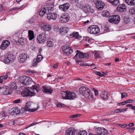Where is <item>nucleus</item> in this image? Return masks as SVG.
I'll return each instance as SVG.
<instances>
[{
	"instance_id": "nucleus-1",
	"label": "nucleus",
	"mask_w": 135,
	"mask_h": 135,
	"mask_svg": "<svg viewBox=\"0 0 135 135\" xmlns=\"http://www.w3.org/2000/svg\"><path fill=\"white\" fill-rule=\"evenodd\" d=\"M79 92L80 94L84 96L90 101H92L93 100V96L90 90L87 87H81L79 89Z\"/></svg>"
},
{
	"instance_id": "nucleus-2",
	"label": "nucleus",
	"mask_w": 135,
	"mask_h": 135,
	"mask_svg": "<svg viewBox=\"0 0 135 135\" xmlns=\"http://www.w3.org/2000/svg\"><path fill=\"white\" fill-rule=\"evenodd\" d=\"M61 94L62 97L64 99L73 100L77 97V95L75 93L71 92L68 91H62Z\"/></svg>"
},
{
	"instance_id": "nucleus-3",
	"label": "nucleus",
	"mask_w": 135,
	"mask_h": 135,
	"mask_svg": "<svg viewBox=\"0 0 135 135\" xmlns=\"http://www.w3.org/2000/svg\"><path fill=\"white\" fill-rule=\"evenodd\" d=\"M54 6L52 4H50L49 7L48 9V13L47 14V18L49 20L51 19L55 20L56 19L57 14L56 13H53L54 9Z\"/></svg>"
},
{
	"instance_id": "nucleus-4",
	"label": "nucleus",
	"mask_w": 135,
	"mask_h": 135,
	"mask_svg": "<svg viewBox=\"0 0 135 135\" xmlns=\"http://www.w3.org/2000/svg\"><path fill=\"white\" fill-rule=\"evenodd\" d=\"M88 32L91 34H95L98 33L100 29L97 25H93L89 26L87 29Z\"/></svg>"
},
{
	"instance_id": "nucleus-5",
	"label": "nucleus",
	"mask_w": 135,
	"mask_h": 135,
	"mask_svg": "<svg viewBox=\"0 0 135 135\" xmlns=\"http://www.w3.org/2000/svg\"><path fill=\"white\" fill-rule=\"evenodd\" d=\"M96 134H93L91 133H89V135H107L108 133L107 130L100 127H98L95 129Z\"/></svg>"
},
{
	"instance_id": "nucleus-6",
	"label": "nucleus",
	"mask_w": 135,
	"mask_h": 135,
	"mask_svg": "<svg viewBox=\"0 0 135 135\" xmlns=\"http://www.w3.org/2000/svg\"><path fill=\"white\" fill-rule=\"evenodd\" d=\"M20 81L23 85H27L30 84L32 82L31 78L28 76H24L20 78Z\"/></svg>"
},
{
	"instance_id": "nucleus-7",
	"label": "nucleus",
	"mask_w": 135,
	"mask_h": 135,
	"mask_svg": "<svg viewBox=\"0 0 135 135\" xmlns=\"http://www.w3.org/2000/svg\"><path fill=\"white\" fill-rule=\"evenodd\" d=\"M120 20V18L118 15H115L109 17L108 21L111 23L114 24L119 23Z\"/></svg>"
},
{
	"instance_id": "nucleus-8",
	"label": "nucleus",
	"mask_w": 135,
	"mask_h": 135,
	"mask_svg": "<svg viewBox=\"0 0 135 135\" xmlns=\"http://www.w3.org/2000/svg\"><path fill=\"white\" fill-rule=\"evenodd\" d=\"M16 59L15 56L12 54H8L4 59V62L7 64L12 63Z\"/></svg>"
},
{
	"instance_id": "nucleus-9",
	"label": "nucleus",
	"mask_w": 135,
	"mask_h": 135,
	"mask_svg": "<svg viewBox=\"0 0 135 135\" xmlns=\"http://www.w3.org/2000/svg\"><path fill=\"white\" fill-rule=\"evenodd\" d=\"M47 36L45 33H42L38 36L37 39V42L42 44L45 42Z\"/></svg>"
},
{
	"instance_id": "nucleus-10",
	"label": "nucleus",
	"mask_w": 135,
	"mask_h": 135,
	"mask_svg": "<svg viewBox=\"0 0 135 135\" xmlns=\"http://www.w3.org/2000/svg\"><path fill=\"white\" fill-rule=\"evenodd\" d=\"M36 94L35 92L30 91L26 88H25L22 92L21 95L24 97L34 95Z\"/></svg>"
},
{
	"instance_id": "nucleus-11",
	"label": "nucleus",
	"mask_w": 135,
	"mask_h": 135,
	"mask_svg": "<svg viewBox=\"0 0 135 135\" xmlns=\"http://www.w3.org/2000/svg\"><path fill=\"white\" fill-rule=\"evenodd\" d=\"M83 9L84 12L87 14L92 13L94 12V10L93 8L88 4L84 6Z\"/></svg>"
},
{
	"instance_id": "nucleus-12",
	"label": "nucleus",
	"mask_w": 135,
	"mask_h": 135,
	"mask_svg": "<svg viewBox=\"0 0 135 135\" xmlns=\"http://www.w3.org/2000/svg\"><path fill=\"white\" fill-rule=\"evenodd\" d=\"M76 54L74 56L77 59L78 58L81 59L82 58H87L88 57V55L87 54H84L81 52L79 50L76 51Z\"/></svg>"
},
{
	"instance_id": "nucleus-13",
	"label": "nucleus",
	"mask_w": 135,
	"mask_h": 135,
	"mask_svg": "<svg viewBox=\"0 0 135 135\" xmlns=\"http://www.w3.org/2000/svg\"><path fill=\"white\" fill-rule=\"evenodd\" d=\"M62 49L64 54L66 55H69L73 52V50L68 46H63Z\"/></svg>"
},
{
	"instance_id": "nucleus-14",
	"label": "nucleus",
	"mask_w": 135,
	"mask_h": 135,
	"mask_svg": "<svg viewBox=\"0 0 135 135\" xmlns=\"http://www.w3.org/2000/svg\"><path fill=\"white\" fill-rule=\"evenodd\" d=\"M77 130L73 127H70L66 131L65 135H76L77 133Z\"/></svg>"
},
{
	"instance_id": "nucleus-15",
	"label": "nucleus",
	"mask_w": 135,
	"mask_h": 135,
	"mask_svg": "<svg viewBox=\"0 0 135 135\" xmlns=\"http://www.w3.org/2000/svg\"><path fill=\"white\" fill-rule=\"evenodd\" d=\"M32 102H28L26 104L25 107V110L26 111L34 112L36 111L38 109L37 107L35 109H31Z\"/></svg>"
},
{
	"instance_id": "nucleus-16",
	"label": "nucleus",
	"mask_w": 135,
	"mask_h": 135,
	"mask_svg": "<svg viewBox=\"0 0 135 135\" xmlns=\"http://www.w3.org/2000/svg\"><path fill=\"white\" fill-rule=\"evenodd\" d=\"M1 92L4 95H7L11 94L12 92V91L10 89H8L6 86L1 87H0Z\"/></svg>"
},
{
	"instance_id": "nucleus-17",
	"label": "nucleus",
	"mask_w": 135,
	"mask_h": 135,
	"mask_svg": "<svg viewBox=\"0 0 135 135\" xmlns=\"http://www.w3.org/2000/svg\"><path fill=\"white\" fill-rule=\"evenodd\" d=\"M27 58V55L25 53H22L19 55V61L21 63H23L26 61Z\"/></svg>"
},
{
	"instance_id": "nucleus-18",
	"label": "nucleus",
	"mask_w": 135,
	"mask_h": 135,
	"mask_svg": "<svg viewBox=\"0 0 135 135\" xmlns=\"http://www.w3.org/2000/svg\"><path fill=\"white\" fill-rule=\"evenodd\" d=\"M41 30L44 31H48L51 29V26L46 23L42 24L41 26Z\"/></svg>"
},
{
	"instance_id": "nucleus-19",
	"label": "nucleus",
	"mask_w": 135,
	"mask_h": 135,
	"mask_svg": "<svg viewBox=\"0 0 135 135\" xmlns=\"http://www.w3.org/2000/svg\"><path fill=\"white\" fill-rule=\"evenodd\" d=\"M70 4L69 3H66L63 4L59 6V8L62 11H66L69 7Z\"/></svg>"
},
{
	"instance_id": "nucleus-20",
	"label": "nucleus",
	"mask_w": 135,
	"mask_h": 135,
	"mask_svg": "<svg viewBox=\"0 0 135 135\" xmlns=\"http://www.w3.org/2000/svg\"><path fill=\"white\" fill-rule=\"evenodd\" d=\"M10 44L9 41L7 40H4L1 45V47L2 49H5Z\"/></svg>"
},
{
	"instance_id": "nucleus-21",
	"label": "nucleus",
	"mask_w": 135,
	"mask_h": 135,
	"mask_svg": "<svg viewBox=\"0 0 135 135\" xmlns=\"http://www.w3.org/2000/svg\"><path fill=\"white\" fill-rule=\"evenodd\" d=\"M43 91L45 93L51 94L53 91L51 88L46 86H43Z\"/></svg>"
},
{
	"instance_id": "nucleus-22",
	"label": "nucleus",
	"mask_w": 135,
	"mask_h": 135,
	"mask_svg": "<svg viewBox=\"0 0 135 135\" xmlns=\"http://www.w3.org/2000/svg\"><path fill=\"white\" fill-rule=\"evenodd\" d=\"M127 7L124 4L120 5L118 6L117 8V11L120 12H122L126 10Z\"/></svg>"
},
{
	"instance_id": "nucleus-23",
	"label": "nucleus",
	"mask_w": 135,
	"mask_h": 135,
	"mask_svg": "<svg viewBox=\"0 0 135 135\" xmlns=\"http://www.w3.org/2000/svg\"><path fill=\"white\" fill-rule=\"evenodd\" d=\"M69 20V18L68 16H63L60 17V22L61 23H66Z\"/></svg>"
},
{
	"instance_id": "nucleus-24",
	"label": "nucleus",
	"mask_w": 135,
	"mask_h": 135,
	"mask_svg": "<svg viewBox=\"0 0 135 135\" xmlns=\"http://www.w3.org/2000/svg\"><path fill=\"white\" fill-rule=\"evenodd\" d=\"M95 4L96 8L100 10H102L105 6L104 3L100 1Z\"/></svg>"
},
{
	"instance_id": "nucleus-25",
	"label": "nucleus",
	"mask_w": 135,
	"mask_h": 135,
	"mask_svg": "<svg viewBox=\"0 0 135 135\" xmlns=\"http://www.w3.org/2000/svg\"><path fill=\"white\" fill-rule=\"evenodd\" d=\"M108 93L105 91H102L100 93V96L101 98L104 100H106L109 98Z\"/></svg>"
},
{
	"instance_id": "nucleus-26",
	"label": "nucleus",
	"mask_w": 135,
	"mask_h": 135,
	"mask_svg": "<svg viewBox=\"0 0 135 135\" xmlns=\"http://www.w3.org/2000/svg\"><path fill=\"white\" fill-rule=\"evenodd\" d=\"M49 7V6L47 7L42 8L40 12L39 15L41 16H43L45 14H47L48 13V9Z\"/></svg>"
},
{
	"instance_id": "nucleus-27",
	"label": "nucleus",
	"mask_w": 135,
	"mask_h": 135,
	"mask_svg": "<svg viewBox=\"0 0 135 135\" xmlns=\"http://www.w3.org/2000/svg\"><path fill=\"white\" fill-rule=\"evenodd\" d=\"M55 42V41L53 39H49L47 42V45L49 47H52L54 46Z\"/></svg>"
},
{
	"instance_id": "nucleus-28",
	"label": "nucleus",
	"mask_w": 135,
	"mask_h": 135,
	"mask_svg": "<svg viewBox=\"0 0 135 135\" xmlns=\"http://www.w3.org/2000/svg\"><path fill=\"white\" fill-rule=\"evenodd\" d=\"M9 89L12 90L16 89L17 87L16 85V84L15 82H13L10 83L9 85Z\"/></svg>"
},
{
	"instance_id": "nucleus-29",
	"label": "nucleus",
	"mask_w": 135,
	"mask_h": 135,
	"mask_svg": "<svg viewBox=\"0 0 135 135\" xmlns=\"http://www.w3.org/2000/svg\"><path fill=\"white\" fill-rule=\"evenodd\" d=\"M102 15L103 17H109L110 14L109 11L106 10H104L102 13Z\"/></svg>"
},
{
	"instance_id": "nucleus-30",
	"label": "nucleus",
	"mask_w": 135,
	"mask_h": 135,
	"mask_svg": "<svg viewBox=\"0 0 135 135\" xmlns=\"http://www.w3.org/2000/svg\"><path fill=\"white\" fill-rule=\"evenodd\" d=\"M28 37L29 40H32L34 38L33 32L32 31L29 30L28 32Z\"/></svg>"
},
{
	"instance_id": "nucleus-31",
	"label": "nucleus",
	"mask_w": 135,
	"mask_h": 135,
	"mask_svg": "<svg viewBox=\"0 0 135 135\" xmlns=\"http://www.w3.org/2000/svg\"><path fill=\"white\" fill-rule=\"evenodd\" d=\"M126 3L130 6L135 5V0H125Z\"/></svg>"
},
{
	"instance_id": "nucleus-32",
	"label": "nucleus",
	"mask_w": 135,
	"mask_h": 135,
	"mask_svg": "<svg viewBox=\"0 0 135 135\" xmlns=\"http://www.w3.org/2000/svg\"><path fill=\"white\" fill-rule=\"evenodd\" d=\"M119 0H110L109 1V2L114 6L118 5L119 3Z\"/></svg>"
},
{
	"instance_id": "nucleus-33",
	"label": "nucleus",
	"mask_w": 135,
	"mask_h": 135,
	"mask_svg": "<svg viewBox=\"0 0 135 135\" xmlns=\"http://www.w3.org/2000/svg\"><path fill=\"white\" fill-rule=\"evenodd\" d=\"M12 112L14 115H17L20 113V110L19 108L16 107L14 108Z\"/></svg>"
},
{
	"instance_id": "nucleus-34",
	"label": "nucleus",
	"mask_w": 135,
	"mask_h": 135,
	"mask_svg": "<svg viewBox=\"0 0 135 135\" xmlns=\"http://www.w3.org/2000/svg\"><path fill=\"white\" fill-rule=\"evenodd\" d=\"M70 36H72V37H75L76 38L78 39H79L81 37L80 35H79L78 32L75 33L73 32L72 34L70 35Z\"/></svg>"
},
{
	"instance_id": "nucleus-35",
	"label": "nucleus",
	"mask_w": 135,
	"mask_h": 135,
	"mask_svg": "<svg viewBox=\"0 0 135 135\" xmlns=\"http://www.w3.org/2000/svg\"><path fill=\"white\" fill-rule=\"evenodd\" d=\"M25 40L23 38H21L18 41V42L22 45H25Z\"/></svg>"
},
{
	"instance_id": "nucleus-36",
	"label": "nucleus",
	"mask_w": 135,
	"mask_h": 135,
	"mask_svg": "<svg viewBox=\"0 0 135 135\" xmlns=\"http://www.w3.org/2000/svg\"><path fill=\"white\" fill-rule=\"evenodd\" d=\"M129 13L132 15L135 14V8H131L129 11Z\"/></svg>"
},
{
	"instance_id": "nucleus-37",
	"label": "nucleus",
	"mask_w": 135,
	"mask_h": 135,
	"mask_svg": "<svg viewBox=\"0 0 135 135\" xmlns=\"http://www.w3.org/2000/svg\"><path fill=\"white\" fill-rule=\"evenodd\" d=\"M8 77V74L7 73L5 75H3L0 77V79H2L3 80H5Z\"/></svg>"
},
{
	"instance_id": "nucleus-38",
	"label": "nucleus",
	"mask_w": 135,
	"mask_h": 135,
	"mask_svg": "<svg viewBox=\"0 0 135 135\" xmlns=\"http://www.w3.org/2000/svg\"><path fill=\"white\" fill-rule=\"evenodd\" d=\"M32 88L33 90V91H35L36 90L37 92H38V90H39V88L37 86H32Z\"/></svg>"
},
{
	"instance_id": "nucleus-39",
	"label": "nucleus",
	"mask_w": 135,
	"mask_h": 135,
	"mask_svg": "<svg viewBox=\"0 0 135 135\" xmlns=\"http://www.w3.org/2000/svg\"><path fill=\"white\" fill-rule=\"evenodd\" d=\"M42 59V55H37V59H36L37 60V61L39 62H40Z\"/></svg>"
},
{
	"instance_id": "nucleus-40",
	"label": "nucleus",
	"mask_w": 135,
	"mask_h": 135,
	"mask_svg": "<svg viewBox=\"0 0 135 135\" xmlns=\"http://www.w3.org/2000/svg\"><path fill=\"white\" fill-rule=\"evenodd\" d=\"M39 62L36 59H34L32 63V65L33 66H34L37 64V63Z\"/></svg>"
},
{
	"instance_id": "nucleus-41",
	"label": "nucleus",
	"mask_w": 135,
	"mask_h": 135,
	"mask_svg": "<svg viewBox=\"0 0 135 135\" xmlns=\"http://www.w3.org/2000/svg\"><path fill=\"white\" fill-rule=\"evenodd\" d=\"M87 133L86 131H81L79 132V135H86Z\"/></svg>"
},
{
	"instance_id": "nucleus-42",
	"label": "nucleus",
	"mask_w": 135,
	"mask_h": 135,
	"mask_svg": "<svg viewBox=\"0 0 135 135\" xmlns=\"http://www.w3.org/2000/svg\"><path fill=\"white\" fill-rule=\"evenodd\" d=\"M95 74H96L98 75L99 76H100L101 77H103L104 76V75L103 74H102L100 73V72L99 71H96L95 72Z\"/></svg>"
},
{
	"instance_id": "nucleus-43",
	"label": "nucleus",
	"mask_w": 135,
	"mask_h": 135,
	"mask_svg": "<svg viewBox=\"0 0 135 135\" xmlns=\"http://www.w3.org/2000/svg\"><path fill=\"white\" fill-rule=\"evenodd\" d=\"M134 101L132 99H128L125 101V104L134 102Z\"/></svg>"
},
{
	"instance_id": "nucleus-44",
	"label": "nucleus",
	"mask_w": 135,
	"mask_h": 135,
	"mask_svg": "<svg viewBox=\"0 0 135 135\" xmlns=\"http://www.w3.org/2000/svg\"><path fill=\"white\" fill-rule=\"evenodd\" d=\"M121 98L122 99L127 96L128 95V94L127 93L124 92L121 93Z\"/></svg>"
},
{
	"instance_id": "nucleus-45",
	"label": "nucleus",
	"mask_w": 135,
	"mask_h": 135,
	"mask_svg": "<svg viewBox=\"0 0 135 135\" xmlns=\"http://www.w3.org/2000/svg\"><path fill=\"white\" fill-rule=\"evenodd\" d=\"M35 20H34L33 18H31L29 22L30 23H32L35 22Z\"/></svg>"
},
{
	"instance_id": "nucleus-46",
	"label": "nucleus",
	"mask_w": 135,
	"mask_h": 135,
	"mask_svg": "<svg viewBox=\"0 0 135 135\" xmlns=\"http://www.w3.org/2000/svg\"><path fill=\"white\" fill-rule=\"evenodd\" d=\"M80 116V114H74L73 115H72L71 116V117L72 118H75L77 117H79Z\"/></svg>"
},
{
	"instance_id": "nucleus-47",
	"label": "nucleus",
	"mask_w": 135,
	"mask_h": 135,
	"mask_svg": "<svg viewBox=\"0 0 135 135\" xmlns=\"http://www.w3.org/2000/svg\"><path fill=\"white\" fill-rule=\"evenodd\" d=\"M95 65V64L94 63H93L90 65H89L88 64L86 63L85 64H83V66H93V65Z\"/></svg>"
},
{
	"instance_id": "nucleus-48",
	"label": "nucleus",
	"mask_w": 135,
	"mask_h": 135,
	"mask_svg": "<svg viewBox=\"0 0 135 135\" xmlns=\"http://www.w3.org/2000/svg\"><path fill=\"white\" fill-rule=\"evenodd\" d=\"M20 99H17L15 100H14L13 102L14 103H18L20 102Z\"/></svg>"
},
{
	"instance_id": "nucleus-49",
	"label": "nucleus",
	"mask_w": 135,
	"mask_h": 135,
	"mask_svg": "<svg viewBox=\"0 0 135 135\" xmlns=\"http://www.w3.org/2000/svg\"><path fill=\"white\" fill-rule=\"evenodd\" d=\"M22 7V6H21L20 7H14L12 8V10H16V9H18L21 8Z\"/></svg>"
},
{
	"instance_id": "nucleus-50",
	"label": "nucleus",
	"mask_w": 135,
	"mask_h": 135,
	"mask_svg": "<svg viewBox=\"0 0 135 135\" xmlns=\"http://www.w3.org/2000/svg\"><path fill=\"white\" fill-rule=\"evenodd\" d=\"M114 112L116 113H120V109H115L114 111Z\"/></svg>"
},
{
	"instance_id": "nucleus-51",
	"label": "nucleus",
	"mask_w": 135,
	"mask_h": 135,
	"mask_svg": "<svg viewBox=\"0 0 135 135\" xmlns=\"http://www.w3.org/2000/svg\"><path fill=\"white\" fill-rule=\"evenodd\" d=\"M99 55L98 53H95L94 54V56L95 59H96L97 58L99 57Z\"/></svg>"
},
{
	"instance_id": "nucleus-52",
	"label": "nucleus",
	"mask_w": 135,
	"mask_h": 135,
	"mask_svg": "<svg viewBox=\"0 0 135 135\" xmlns=\"http://www.w3.org/2000/svg\"><path fill=\"white\" fill-rule=\"evenodd\" d=\"M59 65L58 63H56V64H55L53 66V67L54 68H57Z\"/></svg>"
},
{
	"instance_id": "nucleus-53",
	"label": "nucleus",
	"mask_w": 135,
	"mask_h": 135,
	"mask_svg": "<svg viewBox=\"0 0 135 135\" xmlns=\"http://www.w3.org/2000/svg\"><path fill=\"white\" fill-rule=\"evenodd\" d=\"M3 9V7L2 5V4H0V12L2 11Z\"/></svg>"
},
{
	"instance_id": "nucleus-54",
	"label": "nucleus",
	"mask_w": 135,
	"mask_h": 135,
	"mask_svg": "<svg viewBox=\"0 0 135 135\" xmlns=\"http://www.w3.org/2000/svg\"><path fill=\"white\" fill-rule=\"evenodd\" d=\"M36 124V123H32L30 125H29L26 128H28V127H30L31 126H34Z\"/></svg>"
},
{
	"instance_id": "nucleus-55",
	"label": "nucleus",
	"mask_w": 135,
	"mask_h": 135,
	"mask_svg": "<svg viewBox=\"0 0 135 135\" xmlns=\"http://www.w3.org/2000/svg\"><path fill=\"white\" fill-rule=\"evenodd\" d=\"M79 0H71V1L73 3H74L77 2Z\"/></svg>"
},
{
	"instance_id": "nucleus-56",
	"label": "nucleus",
	"mask_w": 135,
	"mask_h": 135,
	"mask_svg": "<svg viewBox=\"0 0 135 135\" xmlns=\"http://www.w3.org/2000/svg\"><path fill=\"white\" fill-rule=\"evenodd\" d=\"M134 125V124L133 123H132H132H129L128 124V126L129 127H132V126H133Z\"/></svg>"
},
{
	"instance_id": "nucleus-57",
	"label": "nucleus",
	"mask_w": 135,
	"mask_h": 135,
	"mask_svg": "<svg viewBox=\"0 0 135 135\" xmlns=\"http://www.w3.org/2000/svg\"><path fill=\"white\" fill-rule=\"evenodd\" d=\"M94 93H95V95H97L98 94V91L97 90L95 89H94Z\"/></svg>"
},
{
	"instance_id": "nucleus-58",
	"label": "nucleus",
	"mask_w": 135,
	"mask_h": 135,
	"mask_svg": "<svg viewBox=\"0 0 135 135\" xmlns=\"http://www.w3.org/2000/svg\"><path fill=\"white\" fill-rule=\"evenodd\" d=\"M64 105L63 104H57V107H63V106Z\"/></svg>"
},
{
	"instance_id": "nucleus-59",
	"label": "nucleus",
	"mask_w": 135,
	"mask_h": 135,
	"mask_svg": "<svg viewBox=\"0 0 135 135\" xmlns=\"http://www.w3.org/2000/svg\"><path fill=\"white\" fill-rule=\"evenodd\" d=\"M120 110L121 112H124L127 111V110L125 109H120Z\"/></svg>"
},
{
	"instance_id": "nucleus-60",
	"label": "nucleus",
	"mask_w": 135,
	"mask_h": 135,
	"mask_svg": "<svg viewBox=\"0 0 135 135\" xmlns=\"http://www.w3.org/2000/svg\"><path fill=\"white\" fill-rule=\"evenodd\" d=\"M121 127H125L127 126V125L126 124H120Z\"/></svg>"
},
{
	"instance_id": "nucleus-61",
	"label": "nucleus",
	"mask_w": 135,
	"mask_h": 135,
	"mask_svg": "<svg viewBox=\"0 0 135 135\" xmlns=\"http://www.w3.org/2000/svg\"><path fill=\"white\" fill-rule=\"evenodd\" d=\"M93 2L95 3H97L98 2L100 1V0H93Z\"/></svg>"
},
{
	"instance_id": "nucleus-62",
	"label": "nucleus",
	"mask_w": 135,
	"mask_h": 135,
	"mask_svg": "<svg viewBox=\"0 0 135 135\" xmlns=\"http://www.w3.org/2000/svg\"><path fill=\"white\" fill-rule=\"evenodd\" d=\"M15 120L12 121L11 122H10L11 125H14L15 124Z\"/></svg>"
},
{
	"instance_id": "nucleus-63",
	"label": "nucleus",
	"mask_w": 135,
	"mask_h": 135,
	"mask_svg": "<svg viewBox=\"0 0 135 135\" xmlns=\"http://www.w3.org/2000/svg\"><path fill=\"white\" fill-rule=\"evenodd\" d=\"M111 64V63H107V64H104V65L106 66H110Z\"/></svg>"
},
{
	"instance_id": "nucleus-64",
	"label": "nucleus",
	"mask_w": 135,
	"mask_h": 135,
	"mask_svg": "<svg viewBox=\"0 0 135 135\" xmlns=\"http://www.w3.org/2000/svg\"><path fill=\"white\" fill-rule=\"evenodd\" d=\"M131 108L133 110H135V106H133L132 105L131 107Z\"/></svg>"
}]
</instances>
